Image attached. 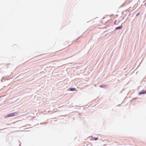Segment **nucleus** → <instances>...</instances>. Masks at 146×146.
Here are the masks:
<instances>
[{
	"mask_svg": "<svg viewBox=\"0 0 146 146\" xmlns=\"http://www.w3.org/2000/svg\"><path fill=\"white\" fill-rule=\"evenodd\" d=\"M122 24H121L122 25ZM123 27L122 25H120V26H119L118 27H116L115 29V30H119L121 29Z\"/></svg>",
	"mask_w": 146,
	"mask_h": 146,
	"instance_id": "obj_4",
	"label": "nucleus"
},
{
	"mask_svg": "<svg viewBox=\"0 0 146 146\" xmlns=\"http://www.w3.org/2000/svg\"><path fill=\"white\" fill-rule=\"evenodd\" d=\"M93 139L95 141L99 139V138L98 137H94L93 138Z\"/></svg>",
	"mask_w": 146,
	"mask_h": 146,
	"instance_id": "obj_5",
	"label": "nucleus"
},
{
	"mask_svg": "<svg viewBox=\"0 0 146 146\" xmlns=\"http://www.w3.org/2000/svg\"><path fill=\"white\" fill-rule=\"evenodd\" d=\"M136 98H134L132 99L133 100H135Z\"/></svg>",
	"mask_w": 146,
	"mask_h": 146,
	"instance_id": "obj_12",
	"label": "nucleus"
},
{
	"mask_svg": "<svg viewBox=\"0 0 146 146\" xmlns=\"http://www.w3.org/2000/svg\"><path fill=\"white\" fill-rule=\"evenodd\" d=\"M146 94V90H143L141 91L139 93V95L141 94Z\"/></svg>",
	"mask_w": 146,
	"mask_h": 146,
	"instance_id": "obj_2",
	"label": "nucleus"
},
{
	"mask_svg": "<svg viewBox=\"0 0 146 146\" xmlns=\"http://www.w3.org/2000/svg\"><path fill=\"white\" fill-rule=\"evenodd\" d=\"M105 86V85H100V88H104V86Z\"/></svg>",
	"mask_w": 146,
	"mask_h": 146,
	"instance_id": "obj_6",
	"label": "nucleus"
},
{
	"mask_svg": "<svg viewBox=\"0 0 146 146\" xmlns=\"http://www.w3.org/2000/svg\"><path fill=\"white\" fill-rule=\"evenodd\" d=\"M68 90L71 91H77V90L76 88H71L68 89Z\"/></svg>",
	"mask_w": 146,
	"mask_h": 146,
	"instance_id": "obj_3",
	"label": "nucleus"
},
{
	"mask_svg": "<svg viewBox=\"0 0 146 146\" xmlns=\"http://www.w3.org/2000/svg\"><path fill=\"white\" fill-rule=\"evenodd\" d=\"M19 146H21V145L20 144L19 145Z\"/></svg>",
	"mask_w": 146,
	"mask_h": 146,
	"instance_id": "obj_14",
	"label": "nucleus"
},
{
	"mask_svg": "<svg viewBox=\"0 0 146 146\" xmlns=\"http://www.w3.org/2000/svg\"><path fill=\"white\" fill-rule=\"evenodd\" d=\"M1 81L2 82H3V79H2L1 80Z\"/></svg>",
	"mask_w": 146,
	"mask_h": 146,
	"instance_id": "obj_11",
	"label": "nucleus"
},
{
	"mask_svg": "<svg viewBox=\"0 0 146 146\" xmlns=\"http://www.w3.org/2000/svg\"><path fill=\"white\" fill-rule=\"evenodd\" d=\"M144 5L145 6V7H146V2L145 3Z\"/></svg>",
	"mask_w": 146,
	"mask_h": 146,
	"instance_id": "obj_13",
	"label": "nucleus"
},
{
	"mask_svg": "<svg viewBox=\"0 0 146 146\" xmlns=\"http://www.w3.org/2000/svg\"><path fill=\"white\" fill-rule=\"evenodd\" d=\"M140 14V13H137V14L136 15V16H138V15H139Z\"/></svg>",
	"mask_w": 146,
	"mask_h": 146,
	"instance_id": "obj_7",
	"label": "nucleus"
},
{
	"mask_svg": "<svg viewBox=\"0 0 146 146\" xmlns=\"http://www.w3.org/2000/svg\"><path fill=\"white\" fill-rule=\"evenodd\" d=\"M5 67L6 68H8V66L7 65H6Z\"/></svg>",
	"mask_w": 146,
	"mask_h": 146,
	"instance_id": "obj_9",
	"label": "nucleus"
},
{
	"mask_svg": "<svg viewBox=\"0 0 146 146\" xmlns=\"http://www.w3.org/2000/svg\"><path fill=\"white\" fill-rule=\"evenodd\" d=\"M117 21L116 20L114 22V24L115 25L116 24V22H117Z\"/></svg>",
	"mask_w": 146,
	"mask_h": 146,
	"instance_id": "obj_8",
	"label": "nucleus"
},
{
	"mask_svg": "<svg viewBox=\"0 0 146 146\" xmlns=\"http://www.w3.org/2000/svg\"><path fill=\"white\" fill-rule=\"evenodd\" d=\"M2 79H3V80H5V78L4 77H3L2 78Z\"/></svg>",
	"mask_w": 146,
	"mask_h": 146,
	"instance_id": "obj_10",
	"label": "nucleus"
},
{
	"mask_svg": "<svg viewBox=\"0 0 146 146\" xmlns=\"http://www.w3.org/2000/svg\"><path fill=\"white\" fill-rule=\"evenodd\" d=\"M19 114V113L18 112H13L9 114H7V115H5L4 116L5 118H7L9 117H12L18 115Z\"/></svg>",
	"mask_w": 146,
	"mask_h": 146,
	"instance_id": "obj_1",
	"label": "nucleus"
}]
</instances>
